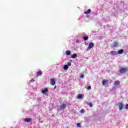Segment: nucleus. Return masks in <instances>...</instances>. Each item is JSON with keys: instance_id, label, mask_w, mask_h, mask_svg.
Instances as JSON below:
<instances>
[{"instance_id": "nucleus-26", "label": "nucleus", "mask_w": 128, "mask_h": 128, "mask_svg": "<svg viewBox=\"0 0 128 128\" xmlns=\"http://www.w3.org/2000/svg\"><path fill=\"white\" fill-rule=\"evenodd\" d=\"M125 108H126V110H128V104H126V105Z\"/></svg>"}, {"instance_id": "nucleus-9", "label": "nucleus", "mask_w": 128, "mask_h": 128, "mask_svg": "<svg viewBox=\"0 0 128 128\" xmlns=\"http://www.w3.org/2000/svg\"><path fill=\"white\" fill-rule=\"evenodd\" d=\"M48 92V88H45L44 90L42 91V94H46V92Z\"/></svg>"}, {"instance_id": "nucleus-23", "label": "nucleus", "mask_w": 128, "mask_h": 128, "mask_svg": "<svg viewBox=\"0 0 128 128\" xmlns=\"http://www.w3.org/2000/svg\"><path fill=\"white\" fill-rule=\"evenodd\" d=\"M80 78H84V74H81Z\"/></svg>"}, {"instance_id": "nucleus-4", "label": "nucleus", "mask_w": 128, "mask_h": 128, "mask_svg": "<svg viewBox=\"0 0 128 128\" xmlns=\"http://www.w3.org/2000/svg\"><path fill=\"white\" fill-rule=\"evenodd\" d=\"M66 104H62L60 106V110H64V108H66Z\"/></svg>"}, {"instance_id": "nucleus-24", "label": "nucleus", "mask_w": 128, "mask_h": 128, "mask_svg": "<svg viewBox=\"0 0 128 128\" xmlns=\"http://www.w3.org/2000/svg\"><path fill=\"white\" fill-rule=\"evenodd\" d=\"M92 89V87L90 86H88V88H87V90H91Z\"/></svg>"}, {"instance_id": "nucleus-27", "label": "nucleus", "mask_w": 128, "mask_h": 128, "mask_svg": "<svg viewBox=\"0 0 128 128\" xmlns=\"http://www.w3.org/2000/svg\"><path fill=\"white\" fill-rule=\"evenodd\" d=\"M34 82V79H32V80H30V82Z\"/></svg>"}, {"instance_id": "nucleus-25", "label": "nucleus", "mask_w": 128, "mask_h": 128, "mask_svg": "<svg viewBox=\"0 0 128 128\" xmlns=\"http://www.w3.org/2000/svg\"><path fill=\"white\" fill-rule=\"evenodd\" d=\"M81 114H84V109H82L80 111Z\"/></svg>"}, {"instance_id": "nucleus-22", "label": "nucleus", "mask_w": 128, "mask_h": 128, "mask_svg": "<svg viewBox=\"0 0 128 128\" xmlns=\"http://www.w3.org/2000/svg\"><path fill=\"white\" fill-rule=\"evenodd\" d=\"M77 126H78V128H81L82 126H80V123H78V124H77Z\"/></svg>"}, {"instance_id": "nucleus-29", "label": "nucleus", "mask_w": 128, "mask_h": 128, "mask_svg": "<svg viewBox=\"0 0 128 128\" xmlns=\"http://www.w3.org/2000/svg\"><path fill=\"white\" fill-rule=\"evenodd\" d=\"M70 62H72V60H70Z\"/></svg>"}, {"instance_id": "nucleus-12", "label": "nucleus", "mask_w": 128, "mask_h": 128, "mask_svg": "<svg viewBox=\"0 0 128 128\" xmlns=\"http://www.w3.org/2000/svg\"><path fill=\"white\" fill-rule=\"evenodd\" d=\"M110 54H112V56H116V52L114 51V50L111 51Z\"/></svg>"}, {"instance_id": "nucleus-19", "label": "nucleus", "mask_w": 128, "mask_h": 128, "mask_svg": "<svg viewBox=\"0 0 128 128\" xmlns=\"http://www.w3.org/2000/svg\"><path fill=\"white\" fill-rule=\"evenodd\" d=\"M66 56H70V50L66 51Z\"/></svg>"}, {"instance_id": "nucleus-15", "label": "nucleus", "mask_w": 128, "mask_h": 128, "mask_svg": "<svg viewBox=\"0 0 128 128\" xmlns=\"http://www.w3.org/2000/svg\"><path fill=\"white\" fill-rule=\"evenodd\" d=\"M72 58H76V56H78V54H74L72 55Z\"/></svg>"}, {"instance_id": "nucleus-7", "label": "nucleus", "mask_w": 128, "mask_h": 128, "mask_svg": "<svg viewBox=\"0 0 128 128\" xmlns=\"http://www.w3.org/2000/svg\"><path fill=\"white\" fill-rule=\"evenodd\" d=\"M24 122H32V118H26L24 119Z\"/></svg>"}, {"instance_id": "nucleus-1", "label": "nucleus", "mask_w": 128, "mask_h": 128, "mask_svg": "<svg viewBox=\"0 0 128 128\" xmlns=\"http://www.w3.org/2000/svg\"><path fill=\"white\" fill-rule=\"evenodd\" d=\"M94 46V42H90L88 46L86 49L87 52H88V50H91V48H92Z\"/></svg>"}, {"instance_id": "nucleus-28", "label": "nucleus", "mask_w": 128, "mask_h": 128, "mask_svg": "<svg viewBox=\"0 0 128 128\" xmlns=\"http://www.w3.org/2000/svg\"><path fill=\"white\" fill-rule=\"evenodd\" d=\"M55 88H56V86H55L54 87V90H55Z\"/></svg>"}, {"instance_id": "nucleus-13", "label": "nucleus", "mask_w": 128, "mask_h": 128, "mask_svg": "<svg viewBox=\"0 0 128 128\" xmlns=\"http://www.w3.org/2000/svg\"><path fill=\"white\" fill-rule=\"evenodd\" d=\"M118 52V54H123V52H124V50L121 49V50H119Z\"/></svg>"}, {"instance_id": "nucleus-16", "label": "nucleus", "mask_w": 128, "mask_h": 128, "mask_svg": "<svg viewBox=\"0 0 128 128\" xmlns=\"http://www.w3.org/2000/svg\"><path fill=\"white\" fill-rule=\"evenodd\" d=\"M116 46H118V42H114L113 44L112 45L113 48H116Z\"/></svg>"}, {"instance_id": "nucleus-20", "label": "nucleus", "mask_w": 128, "mask_h": 128, "mask_svg": "<svg viewBox=\"0 0 128 128\" xmlns=\"http://www.w3.org/2000/svg\"><path fill=\"white\" fill-rule=\"evenodd\" d=\"M88 106H90V108H92V102L88 103Z\"/></svg>"}, {"instance_id": "nucleus-17", "label": "nucleus", "mask_w": 128, "mask_h": 128, "mask_svg": "<svg viewBox=\"0 0 128 128\" xmlns=\"http://www.w3.org/2000/svg\"><path fill=\"white\" fill-rule=\"evenodd\" d=\"M82 98V94H78V100Z\"/></svg>"}, {"instance_id": "nucleus-6", "label": "nucleus", "mask_w": 128, "mask_h": 128, "mask_svg": "<svg viewBox=\"0 0 128 128\" xmlns=\"http://www.w3.org/2000/svg\"><path fill=\"white\" fill-rule=\"evenodd\" d=\"M42 74V71L40 70L36 72V76H40Z\"/></svg>"}, {"instance_id": "nucleus-3", "label": "nucleus", "mask_w": 128, "mask_h": 128, "mask_svg": "<svg viewBox=\"0 0 128 128\" xmlns=\"http://www.w3.org/2000/svg\"><path fill=\"white\" fill-rule=\"evenodd\" d=\"M118 106L119 108V110H122L124 108V104H122V102H118Z\"/></svg>"}, {"instance_id": "nucleus-8", "label": "nucleus", "mask_w": 128, "mask_h": 128, "mask_svg": "<svg viewBox=\"0 0 128 128\" xmlns=\"http://www.w3.org/2000/svg\"><path fill=\"white\" fill-rule=\"evenodd\" d=\"M108 83V80H103L102 82V84L103 86H104Z\"/></svg>"}, {"instance_id": "nucleus-5", "label": "nucleus", "mask_w": 128, "mask_h": 128, "mask_svg": "<svg viewBox=\"0 0 128 128\" xmlns=\"http://www.w3.org/2000/svg\"><path fill=\"white\" fill-rule=\"evenodd\" d=\"M50 82V84H52V86H54V84H56V81L54 80V79L51 78Z\"/></svg>"}, {"instance_id": "nucleus-2", "label": "nucleus", "mask_w": 128, "mask_h": 128, "mask_svg": "<svg viewBox=\"0 0 128 128\" xmlns=\"http://www.w3.org/2000/svg\"><path fill=\"white\" fill-rule=\"evenodd\" d=\"M128 68H122L120 70V74H124V72H128Z\"/></svg>"}, {"instance_id": "nucleus-21", "label": "nucleus", "mask_w": 128, "mask_h": 128, "mask_svg": "<svg viewBox=\"0 0 128 128\" xmlns=\"http://www.w3.org/2000/svg\"><path fill=\"white\" fill-rule=\"evenodd\" d=\"M68 66H72V62H68Z\"/></svg>"}, {"instance_id": "nucleus-14", "label": "nucleus", "mask_w": 128, "mask_h": 128, "mask_svg": "<svg viewBox=\"0 0 128 128\" xmlns=\"http://www.w3.org/2000/svg\"><path fill=\"white\" fill-rule=\"evenodd\" d=\"M64 70H68V65H64Z\"/></svg>"}, {"instance_id": "nucleus-11", "label": "nucleus", "mask_w": 128, "mask_h": 128, "mask_svg": "<svg viewBox=\"0 0 128 128\" xmlns=\"http://www.w3.org/2000/svg\"><path fill=\"white\" fill-rule=\"evenodd\" d=\"M120 84V82L118 80L115 81L114 82V86H118Z\"/></svg>"}, {"instance_id": "nucleus-18", "label": "nucleus", "mask_w": 128, "mask_h": 128, "mask_svg": "<svg viewBox=\"0 0 128 128\" xmlns=\"http://www.w3.org/2000/svg\"><path fill=\"white\" fill-rule=\"evenodd\" d=\"M83 38H84V40H88V37L84 36L83 37Z\"/></svg>"}, {"instance_id": "nucleus-10", "label": "nucleus", "mask_w": 128, "mask_h": 128, "mask_svg": "<svg viewBox=\"0 0 128 128\" xmlns=\"http://www.w3.org/2000/svg\"><path fill=\"white\" fill-rule=\"evenodd\" d=\"M90 12H92V10L90 9H88L86 11L84 12V14H90Z\"/></svg>"}]
</instances>
